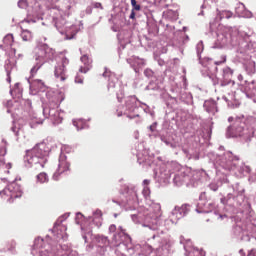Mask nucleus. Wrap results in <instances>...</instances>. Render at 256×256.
<instances>
[{
  "instance_id": "obj_34",
  "label": "nucleus",
  "mask_w": 256,
  "mask_h": 256,
  "mask_svg": "<svg viewBox=\"0 0 256 256\" xmlns=\"http://www.w3.org/2000/svg\"><path fill=\"white\" fill-rule=\"evenodd\" d=\"M103 76H104V77H107V72H105V73L103 74Z\"/></svg>"
},
{
  "instance_id": "obj_26",
  "label": "nucleus",
  "mask_w": 256,
  "mask_h": 256,
  "mask_svg": "<svg viewBox=\"0 0 256 256\" xmlns=\"http://www.w3.org/2000/svg\"><path fill=\"white\" fill-rule=\"evenodd\" d=\"M75 81L76 83H83V79L79 77H76Z\"/></svg>"
},
{
  "instance_id": "obj_22",
  "label": "nucleus",
  "mask_w": 256,
  "mask_h": 256,
  "mask_svg": "<svg viewBox=\"0 0 256 256\" xmlns=\"http://www.w3.org/2000/svg\"><path fill=\"white\" fill-rule=\"evenodd\" d=\"M52 103H54V104H53V107H54L55 109H57V107H59V100H57V98H54V100H52Z\"/></svg>"
},
{
  "instance_id": "obj_33",
  "label": "nucleus",
  "mask_w": 256,
  "mask_h": 256,
  "mask_svg": "<svg viewBox=\"0 0 256 256\" xmlns=\"http://www.w3.org/2000/svg\"><path fill=\"white\" fill-rule=\"evenodd\" d=\"M49 116H50V117H53V115L51 114V110L49 111Z\"/></svg>"
},
{
  "instance_id": "obj_7",
  "label": "nucleus",
  "mask_w": 256,
  "mask_h": 256,
  "mask_svg": "<svg viewBox=\"0 0 256 256\" xmlns=\"http://www.w3.org/2000/svg\"><path fill=\"white\" fill-rule=\"evenodd\" d=\"M204 107L207 113H212V115H215V113H217V103L213 101H206Z\"/></svg>"
},
{
  "instance_id": "obj_18",
  "label": "nucleus",
  "mask_w": 256,
  "mask_h": 256,
  "mask_svg": "<svg viewBox=\"0 0 256 256\" xmlns=\"http://www.w3.org/2000/svg\"><path fill=\"white\" fill-rule=\"evenodd\" d=\"M144 75H145L146 77H153V70H151V69H146V70L144 71Z\"/></svg>"
},
{
  "instance_id": "obj_35",
  "label": "nucleus",
  "mask_w": 256,
  "mask_h": 256,
  "mask_svg": "<svg viewBox=\"0 0 256 256\" xmlns=\"http://www.w3.org/2000/svg\"><path fill=\"white\" fill-rule=\"evenodd\" d=\"M79 123H81V122H74V125H77V124H79Z\"/></svg>"
},
{
  "instance_id": "obj_19",
  "label": "nucleus",
  "mask_w": 256,
  "mask_h": 256,
  "mask_svg": "<svg viewBox=\"0 0 256 256\" xmlns=\"http://www.w3.org/2000/svg\"><path fill=\"white\" fill-rule=\"evenodd\" d=\"M151 193V190L149 189V187H144V189H143V195L145 196V197H149V194Z\"/></svg>"
},
{
  "instance_id": "obj_5",
  "label": "nucleus",
  "mask_w": 256,
  "mask_h": 256,
  "mask_svg": "<svg viewBox=\"0 0 256 256\" xmlns=\"http://www.w3.org/2000/svg\"><path fill=\"white\" fill-rule=\"evenodd\" d=\"M69 167H71V165L68 162L61 161L59 164L58 171L56 173H54L53 179H55V181H57L59 179V175H61V173H65V171H69Z\"/></svg>"
},
{
  "instance_id": "obj_2",
  "label": "nucleus",
  "mask_w": 256,
  "mask_h": 256,
  "mask_svg": "<svg viewBox=\"0 0 256 256\" xmlns=\"http://www.w3.org/2000/svg\"><path fill=\"white\" fill-rule=\"evenodd\" d=\"M53 49L49 47L47 44L38 45L34 49V57L35 61H38L41 65H45V63H49V61L53 60Z\"/></svg>"
},
{
  "instance_id": "obj_8",
  "label": "nucleus",
  "mask_w": 256,
  "mask_h": 256,
  "mask_svg": "<svg viewBox=\"0 0 256 256\" xmlns=\"http://www.w3.org/2000/svg\"><path fill=\"white\" fill-rule=\"evenodd\" d=\"M30 87L32 89H35V91H41V89H44L45 87V82H43V80H33L32 82H30Z\"/></svg>"
},
{
  "instance_id": "obj_29",
  "label": "nucleus",
  "mask_w": 256,
  "mask_h": 256,
  "mask_svg": "<svg viewBox=\"0 0 256 256\" xmlns=\"http://www.w3.org/2000/svg\"><path fill=\"white\" fill-rule=\"evenodd\" d=\"M135 117H139V114H137L136 116H130V115H128V119H135Z\"/></svg>"
},
{
  "instance_id": "obj_10",
  "label": "nucleus",
  "mask_w": 256,
  "mask_h": 256,
  "mask_svg": "<svg viewBox=\"0 0 256 256\" xmlns=\"http://www.w3.org/2000/svg\"><path fill=\"white\" fill-rule=\"evenodd\" d=\"M21 29V37L23 41H31V39H33V34L31 33V31L24 29L23 26H21Z\"/></svg>"
},
{
  "instance_id": "obj_16",
  "label": "nucleus",
  "mask_w": 256,
  "mask_h": 256,
  "mask_svg": "<svg viewBox=\"0 0 256 256\" xmlns=\"http://www.w3.org/2000/svg\"><path fill=\"white\" fill-rule=\"evenodd\" d=\"M131 5L135 9V11H141V6L137 4V0H131Z\"/></svg>"
},
{
  "instance_id": "obj_13",
  "label": "nucleus",
  "mask_w": 256,
  "mask_h": 256,
  "mask_svg": "<svg viewBox=\"0 0 256 256\" xmlns=\"http://www.w3.org/2000/svg\"><path fill=\"white\" fill-rule=\"evenodd\" d=\"M13 41H14V37L13 34H8L4 37L3 39V43L4 45H6L7 47H11V45H13Z\"/></svg>"
},
{
  "instance_id": "obj_31",
  "label": "nucleus",
  "mask_w": 256,
  "mask_h": 256,
  "mask_svg": "<svg viewBox=\"0 0 256 256\" xmlns=\"http://www.w3.org/2000/svg\"><path fill=\"white\" fill-rule=\"evenodd\" d=\"M254 227L253 224L248 225V229H253Z\"/></svg>"
},
{
  "instance_id": "obj_6",
  "label": "nucleus",
  "mask_w": 256,
  "mask_h": 256,
  "mask_svg": "<svg viewBox=\"0 0 256 256\" xmlns=\"http://www.w3.org/2000/svg\"><path fill=\"white\" fill-rule=\"evenodd\" d=\"M241 135L245 139L246 143H249L251 139L255 137V129L254 128L243 129V132Z\"/></svg>"
},
{
  "instance_id": "obj_36",
  "label": "nucleus",
  "mask_w": 256,
  "mask_h": 256,
  "mask_svg": "<svg viewBox=\"0 0 256 256\" xmlns=\"http://www.w3.org/2000/svg\"><path fill=\"white\" fill-rule=\"evenodd\" d=\"M251 83H252V85H255V81H252Z\"/></svg>"
},
{
  "instance_id": "obj_11",
  "label": "nucleus",
  "mask_w": 256,
  "mask_h": 256,
  "mask_svg": "<svg viewBox=\"0 0 256 256\" xmlns=\"http://www.w3.org/2000/svg\"><path fill=\"white\" fill-rule=\"evenodd\" d=\"M41 67H43V64H41L40 62H37L36 65L31 68L30 79H33V77H35V75H37V71H39L41 69Z\"/></svg>"
},
{
  "instance_id": "obj_30",
  "label": "nucleus",
  "mask_w": 256,
  "mask_h": 256,
  "mask_svg": "<svg viewBox=\"0 0 256 256\" xmlns=\"http://www.w3.org/2000/svg\"><path fill=\"white\" fill-rule=\"evenodd\" d=\"M135 17V13L132 12L131 15H130V19H133Z\"/></svg>"
},
{
  "instance_id": "obj_9",
  "label": "nucleus",
  "mask_w": 256,
  "mask_h": 256,
  "mask_svg": "<svg viewBox=\"0 0 256 256\" xmlns=\"http://www.w3.org/2000/svg\"><path fill=\"white\" fill-rule=\"evenodd\" d=\"M81 61L82 63H84V65H86V67L85 68L81 67L80 73H87V71H89V65H91V60H89V56L83 55L81 57Z\"/></svg>"
},
{
  "instance_id": "obj_27",
  "label": "nucleus",
  "mask_w": 256,
  "mask_h": 256,
  "mask_svg": "<svg viewBox=\"0 0 256 256\" xmlns=\"http://www.w3.org/2000/svg\"><path fill=\"white\" fill-rule=\"evenodd\" d=\"M149 183H151V181H149L148 179H145V180L143 181V185H149Z\"/></svg>"
},
{
  "instance_id": "obj_28",
  "label": "nucleus",
  "mask_w": 256,
  "mask_h": 256,
  "mask_svg": "<svg viewBox=\"0 0 256 256\" xmlns=\"http://www.w3.org/2000/svg\"><path fill=\"white\" fill-rule=\"evenodd\" d=\"M64 151H67L69 153V151H71V148L69 146H64Z\"/></svg>"
},
{
  "instance_id": "obj_17",
  "label": "nucleus",
  "mask_w": 256,
  "mask_h": 256,
  "mask_svg": "<svg viewBox=\"0 0 256 256\" xmlns=\"http://www.w3.org/2000/svg\"><path fill=\"white\" fill-rule=\"evenodd\" d=\"M7 167V169H11V163L5 164V159H0V167Z\"/></svg>"
},
{
  "instance_id": "obj_25",
  "label": "nucleus",
  "mask_w": 256,
  "mask_h": 256,
  "mask_svg": "<svg viewBox=\"0 0 256 256\" xmlns=\"http://www.w3.org/2000/svg\"><path fill=\"white\" fill-rule=\"evenodd\" d=\"M25 23H30V21L29 20H24V21L21 22L22 25H25ZM31 23H35V21L32 20Z\"/></svg>"
},
{
  "instance_id": "obj_21",
  "label": "nucleus",
  "mask_w": 256,
  "mask_h": 256,
  "mask_svg": "<svg viewBox=\"0 0 256 256\" xmlns=\"http://www.w3.org/2000/svg\"><path fill=\"white\" fill-rule=\"evenodd\" d=\"M94 217H96V218H101V217H103V212L101 211V210H96L95 212H94Z\"/></svg>"
},
{
  "instance_id": "obj_14",
  "label": "nucleus",
  "mask_w": 256,
  "mask_h": 256,
  "mask_svg": "<svg viewBox=\"0 0 256 256\" xmlns=\"http://www.w3.org/2000/svg\"><path fill=\"white\" fill-rule=\"evenodd\" d=\"M233 17V12L224 10L220 13V19H231Z\"/></svg>"
},
{
  "instance_id": "obj_32",
  "label": "nucleus",
  "mask_w": 256,
  "mask_h": 256,
  "mask_svg": "<svg viewBox=\"0 0 256 256\" xmlns=\"http://www.w3.org/2000/svg\"><path fill=\"white\" fill-rule=\"evenodd\" d=\"M110 229H111L112 231H115V225H111V226H110Z\"/></svg>"
},
{
  "instance_id": "obj_20",
  "label": "nucleus",
  "mask_w": 256,
  "mask_h": 256,
  "mask_svg": "<svg viewBox=\"0 0 256 256\" xmlns=\"http://www.w3.org/2000/svg\"><path fill=\"white\" fill-rule=\"evenodd\" d=\"M39 244L43 245V239H36L34 242V246L36 247V249H39Z\"/></svg>"
},
{
  "instance_id": "obj_1",
  "label": "nucleus",
  "mask_w": 256,
  "mask_h": 256,
  "mask_svg": "<svg viewBox=\"0 0 256 256\" xmlns=\"http://www.w3.org/2000/svg\"><path fill=\"white\" fill-rule=\"evenodd\" d=\"M47 146L45 144H37L31 150L26 151L25 161L28 162L30 167L41 170L47 163L48 152L45 150Z\"/></svg>"
},
{
  "instance_id": "obj_23",
  "label": "nucleus",
  "mask_w": 256,
  "mask_h": 256,
  "mask_svg": "<svg viewBox=\"0 0 256 256\" xmlns=\"http://www.w3.org/2000/svg\"><path fill=\"white\" fill-rule=\"evenodd\" d=\"M95 7H96L97 9H103V4H101L100 2H97V3L95 4Z\"/></svg>"
},
{
  "instance_id": "obj_24",
  "label": "nucleus",
  "mask_w": 256,
  "mask_h": 256,
  "mask_svg": "<svg viewBox=\"0 0 256 256\" xmlns=\"http://www.w3.org/2000/svg\"><path fill=\"white\" fill-rule=\"evenodd\" d=\"M226 59L222 58V61L215 62V65H221V63H225Z\"/></svg>"
},
{
  "instance_id": "obj_3",
  "label": "nucleus",
  "mask_w": 256,
  "mask_h": 256,
  "mask_svg": "<svg viewBox=\"0 0 256 256\" xmlns=\"http://www.w3.org/2000/svg\"><path fill=\"white\" fill-rule=\"evenodd\" d=\"M0 197L7 203H13L15 199L23 197V190L17 184H10L3 191H0Z\"/></svg>"
},
{
  "instance_id": "obj_4",
  "label": "nucleus",
  "mask_w": 256,
  "mask_h": 256,
  "mask_svg": "<svg viewBox=\"0 0 256 256\" xmlns=\"http://www.w3.org/2000/svg\"><path fill=\"white\" fill-rule=\"evenodd\" d=\"M67 65H69V59L63 57L55 67L54 75L58 81L63 82L67 80V74L65 73Z\"/></svg>"
},
{
  "instance_id": "obj_15",
  "label": "nucleus",
  "mask_w": 256,
  "mask_h": 256,
  "mask_svg": "<svg viewBox=\"0 0 256 256\" xmlns=\"http://www.w3.org/2000/svg\"><path fill=\"white\" fill-rule=\"evenodd\" d=\"M37 181H38V183H47V181H48L47 174H45L43 172L38 174Z\"/></svg>"
},
{
  "instance_id": "obj_12",
  "label": "nucleus",
  "mask_w": 256,
  "mask_h": 256,
  "mask_svg": "<svg viewBox=\"0 0 256 256\" xmlns=\"http://www.w3.org/2000/svg\"><path fill=\"white\" fill-rule=\"evenodd\" d=\"M7 155V141L2 139L0 143V157H5Z\"/></svg>"
}]
</instances>
